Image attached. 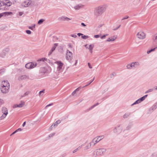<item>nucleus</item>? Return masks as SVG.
<instances>
[{
    "label": "nucleus",
    "instance_id": "nucleus-52",
    "mask_svg": "<svg viewBox=\"0 0 157 157\" xmlns=\"http://www.w3.org/2000/svg\"><path fill=\"white\" fill-rule=\"evenodd\" d=\"M22 130V129H21V128H19L17 129L15 131H17V132L18 131H21Z\"/></svg>",
    "mask_w": 157,
    "mask_h": 157
},
{
    "label": "nucleus",
    "instance_id": "nucleus-42",
    "mask_svg": "<svg viewBox=\"0 0 157 157\" xmlns=\"http://www.w3.org/2000/svg\"><path fill=\"white\" fill-rule=\"evenodd\" d=\"M94 78H95V77H94V78L91 81H90V82H89L88 83V84H87V85H86L85 86H87L89 85H90V84L93 82V81L94 80Z\"/></svg>",
    "mask_w": 157,
    "mask_h": 157
},
{
    "label": "nucleus",
    "instance_id": "nucleus-34",
    "mask_svg": "<svg viewBox=\"0 0 157 157\" xmlns=\"http://www.w3.org/2000/svg\"><path fill=\"white\" fill-rule=\"evenodd\" d=\"M133 63H134V64L135 67V66H138L140 65V63L138 62H133Z\"/></svg>",
    "mask_w": 157,
    "mask_h": 157
},
{
    "label": "nucleus",
    "instance_id": "nucleus-33",
    "mask_svg": "<svg viewBox=\"0 0 157 157\" xmlns=\"http://www.w3.org/2000/svg\"><path fill=\"white\" fill-rule=\"evenodd\" d=\"M80 148H81V147L80 146L79 147H78L76 149H75V150H74L73 151V153H74L75 152H76L77 151H78L79 150Z\"/></svg>",
    "mask_w": 157,
    "mask_h": 157
},
{
    "label": "nucleus",
    "instance_id": "nucleus-2",
    "mask_svg": "<svg viewBox=\"0 0 157 157\" xmlns=\"http://www.w3.org/2000/svg\"><path fill=\"white\" fill-rule=\"evenodd\" d=\"M104 138V136L103 135L96 137L92 140V141L91 142V143L93 144V145L94 146L97 143L103 139Z\"/></svg>",
    "mask_w": 157,
    "mask_h": 157
},
{
    "label": "nucleus",
    "instance_id": "nucleus-54",
    "mask_svg": "<svg viewBox=\"0 0 157 157\" xmlns=\"http://www.w3.org/2000/svg\"><path fill=\"white\" fill-rule=\"evenodd\" d=\"M44 90L41 91L39 92V94L40 95L42 94H44Z\"/></svg>",
    "mask_w": 157,
    "mask_h": 157
},
{
    "label": "nucleus",
    "instance_id": "nucleus-37",
    "mask_svg": "<svg viewBox=\"0 0 157 157\" xmlns=\"http://www.w3.org/2000/svg\"><path fill=\"white\" fill-rule=\"evenodd\" d=\"M111 38L112 39V41H114L117 38V37L115 36H113L111 37Z\"/></svg>",
    "mask_w": 157,
    "mask_h": 157
},
{
    "label": "nucleus",
    "instance_id": "nucleus-50",
    "mask_svg": "<svg viewBox=\"0 0 157 157\" xmlns=\"http://www.w3.org/2000/svg\"><path fill=\"white\" fill-rule=\"evenodd\" d=\"M52 125L53 126V127H54V128H55L56 127L57 125V124H56V123H53Z\"/></svg>",
    "mask_w": 157,
    "mask_h": 157
},
{
    "label": "nucleus",
    "instance_id": "nucleus-43",
    "mask_svg": "<svg viewBox=\"0 0 157 157\" xmlns=\"http://www.w3.org/2000/svg\"><path fill=\"white\" fill-rule=\"evenodd\" d=\"M4 103L3 101L1 99H0V106Z\"/></svg>",
    "mask_w": 157,
    "mask_h": 157
},
{
    "label": "nucleus",
    "instance_id": "nucleus-48",
    "mask_svg": "<svg viewBox=\"0 0 157 157\" xmlns=\"http://www.w3.org/2000/svg\"><path fill=\"white\" fill-rule=\"evenodd\" d=\"M53 105V103H51L47 105L45 107V108H46L47 107L52 105Z\"/></svg>",
    "mask_w": 157,
    "mask_h": 157
},
{
    "label": "nucleus",
    "instance_id": "nucleus-12",
    "mask_svg": "<svg viewBox=\"0 0 157 157\" xmlns=\"http://www.w3.org/2000/svg\"><path fill=\"white\" fill-rule=\"evenodd\" d=\"M31 2L28 0L24 1L22 4V6L24 7L28 6L31 4Z\"/></svg>",
    "mask_w": 157,
    "mask_h": 157
},
{
    "label": "nucleus",
    "instance_id": "nucleus-10",
    "mask_svg": "<svg viewBox=\"0 0 157 157\" xmlns=\"http://www.w3.org/2000/svg\"><path fill=\"white\" fill-rule=\"evenodd\" d=\"M10 86H1V90L3 93H7L9 91Z\"/></svg>",
    "mask_w": 157,
    "mask_h": 157
},
{
    "label": "nucleus",
    "instance_id": "nucleus-16",
    "mask_svg": "<svg viewBox=\"0 0 157 157\" xmlns=\"http://www.w3.org/2000/svg\"><path fill=\"white\" fill-rule=\"evenodd\" d=\"M26 78H28V77L25 75H23L20 76L18 78L19 80H22L26 79Z\"/></svg>",
    "mask_w": 157,
    "mask_h": 157
},
{
    "label": "nucleus",
    "instance_id": "nucleus-41",
    "mask_svg": "<svg viewBox=\"0 0 157 157\" xmlns=\"http://www.w3.org/2000/svg\"><path fill=\"white\" fill-rule=\"evenodd\" d=\"M60 122L61 121L59 120H58L55 122V123H56V124H57V125L58 124H59Z\"/></svg>",
    "mask_w": 157,
    "mask_h": 157
},
{
    "label": "nucleus",
    "instance_id": "nucleus-63",
    "mask_svg": "<svg viewBox=\"0 0 157 157\" xmlns=\"http://www.w3.org/2000/svg\"><path fill=\"white\" fill-rule=\"evenodd\" d=\"M54 127H53V126L52 125L50 127V128H49V130H52V128H53Z\"/></svg>",
    "mask_w": 157,
    "mask_h": 157
},
{
    "label": "nucleus",
    "instance_id": "nucleus-40",
    "mask_svg": "<svg viewBox=\"0 0 157 157\" xmlns=\"http://www.w3.org/2000/svg\"><path fill=\"white\" fill-rule=\"evenodd\" d=\"M131 125H128L126 127V129L127 130H129L131 128Z\"/></svg>",
    "mask_w": 157,
    "mask_h": 157
},
{
    "label": "nucleus",
    "instance_id": "nucleus-23",
    "mask_svg": "<svg viewBox=\"0 0 157 157\" xmlns=\"http://www.w3.org/2000/svg\"><path fill=\"white\" fill-rule=\"evenodd\" d=\"M1 14H2V16L4 15L9 16L12 14V13L11 12H5Z\"/></svg>",
    "mask_w": 157,
    "mask_h": 157
},
{
    "label": "nucleus",
    "instance_id": "nucleus-57",
    "mask_svg": "<svg viewBox=\"0 0 157 157\" xmlns=\"http://www.w3.org/2000/svg\"><path fill=\"white\" fill-rule=\"evenodd\" d=\"M94 37L95 38H98L99 37V36L98 35H96L94 36Z\"/></svg>",
    "mask_w": 157,
    "mask_h": 157
},
{
    "label": "nucleus",
    "instance_id": "nucleus-44",
    "mask_svg": "<svg viewBox=\"0 0 157 157\" xmlns=\"http://www.w3.org/2000/svg\"><path fill=\"white\" fill-rule=\"evenodd\" d=\"M26 33L28 34H31V32L29 30H27L26 31Z\"/></svg>",
    "mask_w": 157,
    "mask_h": 157
},
{
    "label": "nucleus",
    "instance_id": "nucleus-11",
    "mask_svg": "<svg viewBox=\"0 0 157 157\" xmlns=\"http://www.w3.org/2000/svg\"><path fill=\"white\" fill-rule=\"evenodd\" d=\"M46 61L47 62H48V61H49V59H48L47 58H42L39 59H38L37 61L38 64H42L44 63V61Z\"/></svg>",
    "mask_w": 157,
    "mask_h": 157
},
{
    "label": "nucleus",
    "instance_id": "nucleus-19",
    "mask_svg": "<svg viewBox=\"0 0 157 157\" xmlns=\"http://www.w3.org/2000/svg\"><path fill=\"white\" fill-rule=\"evenodd\" d=\"M4 6H10L11 4V3L8 0H6L5 2H4Z\"/></svg>",
    "mask_w": 157,
    "mask_h": 157
},
{
    "label": "nucleus",
    "instance_id": "nucleus-17",
    "mask_svg": "<svg viewBox=\"0 0 157 157\" xmlns=\"http://www.w3.org/2000/svg\"><path fill=\"white\" fill-rule=\"evenodd\" d=\"M152 39L153 42L157 43V33L153 36Z\"/></svg>",
    "mask_w": 157,
    "mask_h": 157
},
{
    "label": "nucleus",
    "instance_id": "nucleus-30",
    "mask_svg": "<svg viewBox=\"0 0 157 157\" xmlns=\"http://www.w3.org/2000/svg\"><path fill=\"white\" fill-rule=\"evenodd\" d=\"M141 102L139 100V99H138L137 100H136L135 102H134L133 104L131 105H136L137 104H138L140 103Z\"/></svg>",
    "mask_w": 157,
    "mask_h": 157
},
{
    "label": "nucleus",
    "instance_id": "nucleus-56",
    "mask_svg": "<svg viewBox=\"0 0 157 157\" xmlns=\"http://www.w3.org/2000/svg\"><path fill=\"white\" fill-rule=\"evenodd\" d=\"M23 14V12H20L19 13V15L20 16H21Z\"/></svg>",
    "mask_w": 157,
    "mask_h": 157
},
{
    "label": "nucleus",
    "instance_id": "nucleus-1",
    "mask_svg": "<svg viewBox=\"0 0 157 157\" xmlns=\"http://www.w3.org/2000/svg\"><path fill=\"white\" fill-rule=\"evenodd\" d=\"M106 7L104 6H99L96 8L94 11V15L96 17L101 16L105 11Z\"/></svg>",
    "mask_w": 157,
    "mask_h": 157
},
{
    "label": "nucleus",
    "instance_id": "nucleus-36",
    "mask_svg": "<svg viewBox=\"0 0 157 157\" xmlns=\"http://www.w3.org/2000/svg\"><path fill=\"white\" fill-rule=\"evenodd\" d=\"M4 2L0 1V7L4 6Z\"/></svg>",
    "mask_w": 157,
    "mask_h": 157
},
{
    "label": "nucleus",
    "instance_id": "nucleus-24",
    "mask_svg": "<svg viewBox=\"0 0 157 157\" xmlns=\"http://www.w3.org/2000/svg\"><path fill=\"white\" fill-rule=\"evenodd\" d=\"M94 47V44H90L89 45V47L88 49L89 50L90 53H92L93 52L92 50Z\"/></svg>",
    "mask_w": 157,
    "mask_h": 157
},
{
    "label": "nucleus",
    "instance_id": "nucleus-38",
    "mask_svg": "<svg viewBox=\"0 0 157 157\" xmlns=\"http://www.w3.org/2000/svg\"><path fill=\"white\" fill-rule=\"evenodd\" d=\"M129 116V114H128L125 113L123 116V117L125 118H127Z\"/></svg>",
    "mask_w": 157,
    "mask_h": 157
},
{
    "label": "nucleus",
    "instance_id": "nucleus-9",
    "mask_svg": "<svg viewBox=\"0 0 157 157\" xmlns=\"http://www.w3.org/2000/svg\"><path fill=\"white\" fill-rule=\"evenodd\" d=\"M56 63L58 65V67H57V70L59 72H61L62 71V68L63 65V64L61 61H57L56 62Z\"/></svg>",
    "mask_w": 157,
    "mask_h": 157
},
{
    "label": "nucleus",
    "instance_id": "nucleus-18",
    "mask_svg": "<svg viewBox=\"0 0 157 157\" xmlns=\"http://www.w3.org/2000/svg\"><path fill=\"white\" fill-rule=\"evenodd\" d=\"M83 5L81 4L77 5L74 7V8L76 10H78L83 7Z\"/></svg>",
    "mask_w": 157,
    "mask_h": 157
},
{
    "label": "nucleus",
    "instance_id": "nucleus-49",
    "mask_svg": "<svg viewBox=\"0 0 157 157\" xmlns=\"http://www.w3.org/2000/svg\"><path fill=\"white\" fill-rule=\"evenodd\" d=\"M129 18V17L128 16H126L125 17H124V18H123L122 19V20H125V19H128V18Z\"/></svg>",
    "mask_w": 157,
    "mask_h": 157
},
{
    "label": "nucleus",
    "instance_id": "nucleus-32",
    "mask_svg": "<svg viewBox=\"0 0 157 157\" xmlns=\"http://www.w3.org/2000/svg\"><path fill=\"white\" fill-rule=\"evenodd\" d=\"M79 88L78 87L72 93V95H74L76 93L77 91H78L79 90Z\"/></svg>",
    "mask_w": 157,
    "mask_h": 157
},
{
    "label": "nucleus",
    "instance_id": "nucleus-60",
    "mask_svg": "<svg viewBox=\"0 0 157 157\" xmlns=\"http://www.w3.org/2000/svg\"><path fill=\"white\" fill-rule=\"evenodd\" d=\"M121 26V25H120L117 27V28H115V29H113V30H117Z\"/></svg>",
    "mask_w": 157,
    "mask_h": 157
},
{
    "label": "nucleus",
    "instance_id": "nucleus-14",
    "mask_svg": "<svg viewBox=\"0 0 157 157\" xmlns=\"http://www.w3.org/2000/svg\"><path fill=\"white\" fill-rule=\"evenodd\" d=\"M1 86H10V85L7 80H5L2 82Z\"/></svg>",
    "mask_w": 157,
    "mask_h": 157
},
{
    "label": "nucleus",
    "instance_id": "nucleus-20",
    "mask_svg": "<svg viewBox=\"0 0 157 157\" xmlns=\"http://www.w3.org/2000/svg\"><path fill=\"white\" fill-rule=\"evenodd\" d=\"M2 112L3 114L4 113L6 114L7 115L8 114V110L5 107H3L2 108Z\"/></svg>",
    "mask_w": 157,
    "mask_h": 157
},
{
    "label": "nucleus",
    "instance_id": "nucleus-46",
    "mask_svg": "<svg viewBox=\"0 0 157 157\" xmlns=\"http://www.w3.org/2000/svg\"><path fill=\"white\" fill-rule=\"evenodd\" d=\"M116 75L115 72H113L112 75H111V78H112L113 76H115Z\"/></svg>",
    "mask_w": 157,
    "mask_h": 157
},
{
    "label": "nucleus",
    "instance_id": "nucleus-47",
    "mask_svg": "<svg viewBox=\"0 0 157 157\" xmlns=\"http://www.w3.org/2000/svg\"><path fill=\"white\" fill-rule=\"evenodd\" d=\"M110 41H112L111 37L109 38L107 40H106V42H109Z\"/></svg>",
    "mask_w": 157,
    "mask_h": 157
},
{
    "label": "nucleus",
    "instance_id": "nucleus-31",
    "mask_svg": "<svg viewBox=\"0 0 157 157\" xmlns=\"http://www.w3.org/2000/svg\"><path fill=\"white\" fill-rule=\"evenodd\" d=\"M156 48H157V46L155 48H154L152 49H151L150 50L147 51V54H149V53H151V52L154 51L155 50V49Z\"/></svg>",
    "mask_w": 157,
    "mask_h": 157
},
{
    "label": "nucleus",
    "instance_id": "nucleus-6",
    "mask_svg": "<svg viewBox=\"0 0 157 157\" xmlns=\"http://www.w3.org/2000/svg\"><path fill=\"white\" fill-rule=\"evenodd\" d=\"M121 124H119L114 128L113 131L115 133L119 134L121 132L122 128V127H121Z\"/></svg>",
    "mask_w": 157,
    "mask_h": 157
},
{
    "label": "nucleus",
    "instance_id": "nucleus-62",
    "mask_svg": "<svg viewBox=\"0 0 157 157\" xmlns=\"http://www.w3.org/2000/svg\"><path fill=\"white\" fill-rule=\"evenodd\" d=\"M154 107H155V109L156 108H157V102L156 104H155L154 105Z\"/></svg>",
    "mask_w": 157,
    "mask_h": 157
},
{
    "label": "nucleus",
    "instance_id": "nucleus-15",
    "mask_svg": "<svg viewBox=\"0 0 157 157\" xmlns=\"http://www.w3.org/2000/svg\"><path fill=\"white\" fill-rule=\"evenodd\" d=\"M59 20L60 21H68L69 20H71V18H70L67 17L63 16L59 18Z\"/></svg>",
    "mask_w": 157,
    "mask_h": 157
},
{
    "label": "nucleus",
    "instance_id": "nucleus-64",
    "mask_svg": "<svg viewBox=\"0 0 157 157\" xmlns=\"http://www.w3.org/2000/svg\"><path fill=\"white\" fill-rule=\"evenodd\" d=\"M77 35L79 36H80L81 35H82V36H83V34H82L81 33H78L77 34Z\"/></svg>",
    "mask_w": 157,
    "mask_h": 157
},
{
    "label": "nucleus",
    "instance_id": "nucleus-13",
    "mask_svg": "<svg viewBox=\"0 0 157 157\" xmlns=\"http://www.w3.org/2000/svg\"><path fill=\"white\" fill-rule=\"evenodd\" d=\"M25 104V102L21 101V103L19 104H15L13 106V108H16L17 107L21 108Z\"/></svg>",
    "mask_w": 157,
    "mask_h": 157
},
{
    "label": "nucleus",
    "instance_id": "nucleus-28",
    "mask_svg": "<svg viewBox=\"0 0 157 157\" xmlns=\"http://www.w3.org/2000/svg\"><path fill=\"white\" fill-rule=\"evenodd\" d=\"M6 114H5V113L4 114L3 113L2 115L0 117V120L3 119L6 117L7 115Z\"/></svg>",
    "mask_w": 157,
    "mask_h": 157
},
{
    "label": "nucleus",
    "instance_id": "nucleus-53",
    "mask_svg": "<svg viewBox=\"0 0 157 157\" xmlns=\"http://www.w3.org/2000/svg\"><path fill=\"white\" fill-rule=\"evenodd\" d=\"M53 52V51L51 49V50H50V52H49L48 55L49 56L51 55Z\"/></svg>",
    "mask_w": 157,
    "mask_h": 157
},
{
    "label": "nucleus",
    "instance_id": "nucleus-3",
    "mask_svg": "<svg viewBox=\"0 0 157 157\" xmlns=\"http://www.w3.org/2000/svg\"><path fill=\"white\" fill-rule=\"evenodd\" d=\"M106 150L104 148H99L96 150V155L98 156L102 155L105 153Z\"/></svg>",
    "mask_w": 157,
    "mask_h": 157
},
{
    "label": "nucleus",
    "instance_id": "nucleus-8",
    "mask_svg": "<svg viewBox=\"0 0 157 157\" xmlns=\"http://www.w3.org/2000/svg\"><path fill=\"white\" fill-rule=\"evenodd\" d=\"M9 51V49L8 48H6L2 50V52L0 53V57L2 58H4L6 56V54Z\"/></svg>",
    "mask_w": 157,
    "mask_h": 157
},
{
    "label": "nucleus",
    "instance_id": "nucleus-35",
    "mask_svg": "<svg viewBox=\"0 0 157 157\" xmlns=\"http://www.w3.org/2000/svg\"><path fill=\"white\" fill-rule=\"evenodd\" d=\"M89 37V36H88L84 35V36H82V38L83 39H86Z\"/></svg>",
    "mask_w": 157,
    "mask_h": 157
},
{
    "label": "nucleus",
    "instance_id": "nucleus-21",
    "mask_svg": "<svg viewBox=\"0 0 157 157\" xmlns=\"http://www.w3.org/2000/svg\"><path fill=\"white\" fill-rule=\"evenodd\" d=\"M134 63L133 62L131 64H128L127 65V69H130L132 67H135Z\"/></svg>",
    "mask_w": 157,
    "mask_h": 157
},
{
    "label": "nucleus",
    "instance_id": "nucleus-61",
    "mask_svg": "<svg viewBox=\"0 0 157 157\" xmlns=\"http://www.w3.org/2000/svg\"><path fill=\"white\" fill-rule=\"evenodd\" d=\"M88 65L89 66V67L91 69L92 68V67L91 66V65H90V63H88Z\"/></svg>",
    "mask_w": 157,
    "mask_h": 157
},
{
    "label": "nucleus",
    "instance_id": "nucleus-25",
    "mask_svg": "<svg viewBox=\"0 0 157 157\" xmlns=\"http://www.w3.org/2000/svg\"><path fill=\"white\" fill-rule=\"evenodd\" d=\"M58 44L57 43L54 44L51 49L53 51H54L56 47L58 46Z\"/></svg>",
    "mask_w": 157,
    "mask_h": 157
},
{
    "label": "nucleus",
    "instance_id": "nucleus-4",
    "mask_svg": "<svg viewBox=\"0 0 157 157\" xmlns=\"http://www.w3.org/2000/svg\"><path fill=\"white\" fill-rule=\"evenodd\" d=\"M66 57V59L69 62H70L73 58L72 53V52L67 50Z\"/></svg>",
    "mask_w": 157,
    "mask_h": 157
},
{
    "label": "nucleus",
    "instance_id": "nucleus-51",
    "mask_svg": "<svg viewBox=\"0 0 157 157\" xmlns=\"http://www.w3.org/2000/svg\"><path fill=\"white\" fill-rule=\"evenodd\" d=\"M68 46L69 48H72V46L71 45V44L69 43L68 44Z\"/></svg>",
    "mask_w": 157,
    "mask_h": 157
},
{
    "label": "nucleus",
    "instance_id": "nucleus-45",
    "mask_svg": "<svg viewBox=\"0 0 157 157\" xmlns=\"http://www.w3.org/2000/svg\"><path fill=\"white\" fill-rule=\"evenodd\" d=\"M55 134V133H52L51 134H50L49 135V137H53Z\"/></svg>",
    "mask_w": 157,
    "mask_h": 157
},
{
    "label": "nucleus",
    "instance_id": "nucleus-22",
    "mask_svg": "<svg viewBox=\"0 0 157 157\" xmlns=\"http://www.w3.org/2000/svg\"><path fill=\"white\" fill-rule=\"evenodd\" d=\"M92 144L91 142L90 144H87L86 145L85 147L84 150H86L89 149L91 145Z\"/></svg>",
    "mask_w": 157,
    "mask_h": 157
},
{
    "label": "nucleus",
    "instance_id": "nucleus-7",
    "mask_svg": "<svg viewBox=\"0 0 157 157\" xmlns=\"http://www.w3.org/2000/svg\"><path fill=\"white\" fill-rule=\"evenodd\" d=\"M136 36L138 38L142 40L145 38L146 34L144 33L141 31L137 33Z\"/></svg>",
    "mask_w": 157,
    "mask_h": 157
},
{
    "label": "nucleus",
    "instance_id": "nucleus-55",
    "mask_svg": "<svg viewBox=\"0 0 157 157\" xmlns=\"http://www.w3.org/2000/svg\"><path fill=\"white\" fill-rule=\"evenodd\" d=\"M71 36L72 37L75 38L77 37V35L75 34H71Z\"/></svg>",
    "mask_w": 157,
    "mask_h": 157
},
{
    "label": "nucleus",
    "instance_id": "nucleus-26",
    "mask_svg": "<svg viewBox=\"0 0 157 157\" xmlns=\"http://www.w3.org/2000/svg\"><path fill=\"white\" fill-rule=\"evenodd\" d=\"M99 103H97L96 104L93 105V106H91L90 108H89V109H87L86 111H89L91 109H93V108H94V107H95V106H96L98 105Z\"/></svg>",
    "mask_w": 157,
    "mask_h": 157
},
{
    "label": "nucleus",
    "instance_id": "nucleus-27",
    "mask_svg": "<svg viewBox=\"0 0 157 157\" xmlns=\"http://www.w3.org/2000/svg\"><path fill=\"white\" fill-rule=\"evenodd\" d=\"M147 95H146L145 96L142 97L140 98L139 99V100H140V101L141 102V101H144L145 98L147 97Z\"/></svg>",
    "mask_w": 157,
    "mask_h": 157
},
{
    "label": "nucleus",
    "instance_id": "nucleus-29",
    "mask_svg": "<svg viewBox=\"0 0 157 157\" xmlns=\"http://www.w3.org/2000/svg\"><path fill=\"white\" fill-rule=\"evenodd\" d=\"M44 21V19H41L38 21V24L39 25H41L43 23Z\"/></svg>",
    "mask_w": 157,
    "mask_h": 157
},
{
    "label": "nucleus",
    "instance_id": "nucleus-58",
    "mask_svg": "<svg viewBox=\"0 0 157 157\" xmlns=\"http://www.w3.org/2000/svg\"><path fill=\"white\" fill-rule=\"evenodd\" d=\"M105 35H103V36H101V39H105Z\"/></svg>",
    "mask_w": 157,
    "mask_h": 157
},
{
    "label": "nucleus",
    "instance_id": "nucleus-5",
    "mask_svg": "<svg viewBox=\"0 0 157 157\" xmlns=\"http://www.w3.org/2000/svg\"><path fill=\"white\" fill-rule=\"evenodd\" d=\"M37 63H29L25 64V67L28 69H31L35 67L37 65Z\"/></svg>",
    "mask_w": 157,
    "mask_h": 157
},
{
    "label": "nucleus",
    "instance_id": "nucleus-39",
    "mask_svg": "<svg viewBox=\"0 0 157 157\" xmlns=\"http://www.w3.org/2000/svg\"><path fill=\"white\" fill-rule=\"evenodd\" d=\"M29 93L28 92H26L23 95L21 96V97H24L28 95L29 94Z\"/></svg>",
    "mask_w": 157,
    "mask_h": 157
},
{
    "label": "nucleus",
    "instance_id": "nucleus-59",
    "mask_svg": "<svg viewBox=\"0 0 157 157\" xmlns=\"http://www.w3.org/2000/svg\"><path fill=\"white\" fill-rule=\"evenodd\" d=\"M148 92H151L153 91V89H150L147 90Z\"/></svg>",
    "mask_w": 157,
    "mask_h": 157
}]
</instances>
